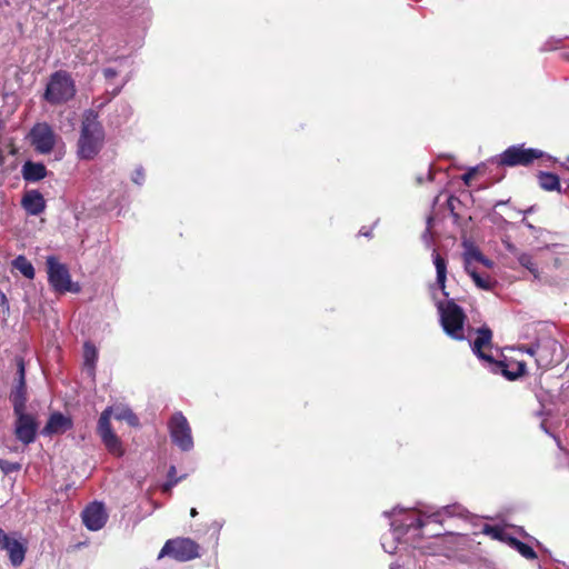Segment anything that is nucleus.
Segmentation results:
<instances>
[{
    "label": "nucleus",
    "mask_w": 569,
    "mask_h": 569,
    "mask_svg": "<svg viewBox=\"0 0 569 569\" xmlns=\"http://www.w3.org/2000/svg\"><path fill=\"white\" fill-rule=\"evenodd\" d=\"M466 509L460 505L446 506L435 512L418 510L416 508H393L385 511L383 516L390 520V531L382 536L381 546L390 555L395 553L399 543L417 547V542L425 536H440L439 531H427L430 523H441L445 517H465Z\"/></svg>",
    "instance_id": "nucleus-1"
},
{
    "label": "nucleus",
    "mask_w": 569,
    "mask_h": 569,
    "mask_svg": "<svg viewBox=\"0 0 569 569\" xmlns=\"http://www.w3.org/2000/svg\"><path fill=\"white\" fill-rule=\"evenodd\" d=\"M111 416L117 420L127 421L132 427H137L139 425V419L128 407H108L102 411L98 421V433L108 451L120 457L123 455V449L120 439L111 429Z\"/></svg>",
    "instance_id": "nucleus-2"
},
{
    "label": "nucleus",
    "mask_w": 569,
    "mask_h": 569,
    "mask_svg": "<svg viewBox=\"0 0 569 569\" xmlns=\"http://www.w3.org/2000/svg\"><path fill=\"white\" fill-rule=\"evenodd\" d=\"M103 141L104 130L98 114L92 110L86 111L78 140V157L84 160L93 159L100 152Z\"/></svg>",
    "instance_id": "nucleus-3"
},
{
    "label": "nucleus",
    "mask_w": 569,
    "mask_h": 569,
    "mask_svg": "<svg viewBox=\"0 0 569 569\" xmlns=\"http://www.w3.org/2000/svg\"><path fill=\"white\" fill-rule=\"evenodd\" d=\"M440 323L443 331L455 340H463V325L466 315L461 307H459L453 299L439 300L436 302Z\"/></svg>",
    "instance_id": "nucleus-4"
},
{
    "label": "nucleus",
    "mask_w": 569,
    "mask_h": 569,
    "mask_svg": "<svg viewBox=\"0 0 569 569\" xmlns=\"http://www.w3.org/2000/svg\"><path fill=\"white\" fill-rule=\"evenodd\" d=\"M76 94L74 81L66 71L54 72L47 84L44 99L51 104L69 101Z\"/></svg>",
    "instance_id": "nucleus-5"
},
{
    "label": "nucleus",
    "mask_w": 569,
    "mask_h": 569,
    "mask_svg": "<svg viewBox=\"0 0 569 569\" xmlns=\"http://www.w3.org/2000/svg\"><path fill=\"white\" fill-rule=\"evenodd\" d=\"M48 279L51 287L58 292L80 291V286L71 281V277L66 264L60 263L54 257H48Z\"/></svg>",
    "instance_id": "nucleus-6"
},
{
    "label": "nucleus",
    "mask_w": 569,
    "mask_h": 569,
    "mask_svg": "<svg viewBox=\"0 0 569 569\" xmlns=\"http://www.w3.org/2000/svg\"><path fill=\"white\" fill-rule=\"evenodd\" d=\"M168 428L172 442L182 451H190L193 448V438L190 425L182 412H174Z\"/></svg>",
    "instance_id": "nucleus-7"
},
{
    "label": "nucleus",
    "mask_w": 569,
    "mask_h": 569,
    "mask_svg": "<svg viewBox=\"0 0 569 569\" xmlns=\"http://www.w3.org/2000/svg\"><path fill=\"white\" fill-rule=\"evenodd\" d=\"M170 556L178 561H189L199 557V545L189 538L168 540L162 547L158 559Z\"/></svg>",
    "instance_id": "nucleus-8"
},
{
    "label": "nucleus",
    "mask_w": 569,
    "mask_h": 569,
    "mask_svg": "<svg viewBox=\"0 0 569 569\" xmlns=\"http://www.w3.org/2000/svg\"><path fill=\"white\" fill-rule=\"evenodd\" d=\"M541 157L543 152L539 149L511 146L499 156L497 163L506 167L528 166Z\"/></svg>",
    "instance_id": "nucleus-9"
},
{
    "label": "nucleus",
    "mask_w": 569,
    "mask_h": 569,
    "mask_svg": "<svg viewBox=\"0 0 569 569\" xmlns=\"http://www.w3.org/2000/svg\"><path fill=\"white\" fill-rule=\"evenodd\" d=\"M29 138L34 150L41 154L50 153L57 142V134L46 122L36 123L30 130Z\"/></svg>",
    "instance_id": "nucleus-10"
},
{
    "label": "nucleus",
    "mask_w": 569,
    "mask_h": 569,
    "mask_svg": "<svg viewBox=\"0 0 569 569\" xmlns=\"http://www.w3.org/2000/svg\"><path fill=\"white\" fill-rule=\"evenodd\" d=\"M13 432L18 441L28 446L34 442L38 432L37 418L27 411L14 412Z\"/></svg>",
    "instance_id": "nucleus-11"
},
{
    "label": "nucleus",
    "mask_w": 569,
    "mask_h": 569,
    "mask_svg": "<svg viewBox=\"0 0 569 569\" xmlns=\"http://www.w3.org/2000/svg\"><path fill=\"white\" fill-rule=\"evenodd\" d=\"M28 549V541L19 532L4 533L0 550H6L13 567L22 565Z\"/></svg>",
    "instance_id": "nucleus-12"
},
{
    "label": "nucleus",
    "mask_w": 569,
    "mask_h": 569,
    "mask_svg": "<svg viewBox=\"0 0 569 569\" xmlns=\"http://www.w3.org/2000/svg\"><path fill=\"white\" fill-rule=\"evenodd\" d=\"M18 379L10 392V401L14 412L27 411V386H26V370L22 359L18 360Z\"/></svg>",
    "instance_id": "nucleus-13"
},
{
    "label": "nucleus",
    "mask_w": 569,
    "mask_h": 569,
    "mask_svg": "<svg viewBox=\"0 0 569 569\" xmlns=\"http://www.w3.org/2000/svg\"><path fill=\"white\" fill-rule=\"evenodd\" d=\"M107 519L108 515L100 502H92L82 511V521L91 531L100 530L106 525Z\"/></svg>",
    "instance_id": "nucleus-14"
},
{
    "label": "nucleus",
    "mask_w": 569,
    "mask_h": 569,
    "mask_svg": "<svg viewBox=\"0 0 569 569\" xmlns=\"http://www.w3.org/2000/svg\"><path fill=\"white\" fill-rule=\"evenodd\" d=\"M492 332L488 327H481L477 330V338L470 343L471 349L477 357L488 363H492L491 355L485 350L491 346Z\"/></svg>",
    "instance_id": "nucleus-15"
},
{
    "label": "nucleus",
    "mask_w": 569,
    "mask_h": 569,
    "mask_svg": "<svg viewBox=\"0 0 569 569\" xmlns=\"http://www.w3.org/2000/svg\"><path fill=\"white\" fill-rule=\"evenodd\" d=\"M21 206L30 216H38L46 209L43 196L38 190H28L21 199Z\"/></svg>",
    "instance_id": "nucleus-16"
},
{
    "label": "nucleus",
    "mask_w": 569,
    "mask_h": 569,
    "mask_svg": "<svg viewBox=\"0 0 569 569\" xmlns=\"http://www.w3.org/2000/svg\"><path fill=\"white\" fill-rule=\"evenodd\" d=\"M71 428L72 420L69 417L60 412H54L49 417L47 425L42 429V435L51 436L57 433H63Z\"/></svg>",
    "instance_id": "nucleus-17"
},
{
    "label": "nucleus",
    "mask_w": 569,
    "mask_h": 569,
    "mask_svg": "<svg viewBox=\"0 0 569 569\" xmlns=\"http://www.w3.org/2000/svg\"><path fill=\"white\" fill-rule=\"evenodd\" d=\"M432 261L437 273L435 286L442 291L443 296L448 297V292L446 291L447 261L436 250L432 252Z\"/></svg>",
    "instance_id": "nucleus-18"
},
{
    "label": "nucleus",
    "mask_w": 569,
    "mask_h": 569,
    "mask_svg": "<svg viewBox=\"0 0 569 569\" xmlns=\"http://www.w3.org/2000/svg\"><path fill=\"white\" fill-rule=\"evenodd\" d=\"M47 176L44 164L27 161L22 167V177L26 181L37 182Z\"/></svg>",
    "instance_id": "nucleus-19"
},
{
    "label": "nucleus",
    "mask_w": 569,
    "mask_h": 569,
    "mask_svg": "<svg viewBox=\"0 0 569 569\" xmlns=\"http://www.w3.org/2000/svg\"><path fill=\"white\" fill-rule=\"evenodd\" d=\"M463 262H465V270L466 272H471L476 268L473 267V262H479L480 259H482V253L480 250L475 247L470 242H463Z\"/></svg>",
    "instance_id": "nucleus-20"
},
{
    "label": "nucleus",
    "mask_w": 569,
    "mask_h": 569,
    "mask_svg": "<svg viewBox=\"0 0 569 569\" xmlns=\"http://www.w3.org/2000/svg\"><path fill=\"white\" fill-rule=\"evenodd\" d=\"M527 353L530 356L536 357V362L541 368H547L553 362H558L559 359H553L552 357L548 355H543V348L541 347V343H535L526 349Z\"/></svg>",
    "instance_id": "nucleus-21"
},
{
    "label": "nucleus",
    "mask_w": 569,
    "mask_h": 569,
    "mask_svg": "<svg viewBox=\"0 0 569 569\" xmlns=\"http://www.w3.org/2000/svg\"><path fill=\"white\" fill-rule=\"evenodd\" d=\"M98 360V350L90 343L86 342L83 346V363L84 368L90 376L94 375V368Z\"/></svg>",
    "instance_id": "nucleus-22"
},
{
    "label": "nucleus",
    "mask_w": 569,
    "mask_h": 569,
    "mask_svg": "<svg viewBox=\"0 0 569 569\" xmlns=\"http://www.w3.org/2000/svg\"><path fill=\"white\" fill-rule=\"evenodd\" d=\"M12 266L19 272H21L26 278L33 279L34 278V268L32 263L24 257L18 256L13 261Z\"/></svg>",
    "instance_id": "nucleus-23"
},
{
    "label": "nucleus",
    "mask_w": 569,
    "mask_h": 569,
    "mask_svg": "<svg viewBox=\"0 0 569 569\" xmlns=\"http://www.w3.org/2000/svg\"><path fill=\"white\" fill-rule=\"evenodd\" d=\"M508 545L512 549L518 551L526 559H535L537 557L536 552L533 551V549L530 546H528L525 542H521L520 540H518L516 538H508Z\"/></svg>",
    "instance_id": "nucleus-24"
},
{
    "label": "nucleus",
    "mask_w": 569,
    "mask_h": 569,
    "mask_svg": "<svg viewBox=\"0 0 569 569\" xmlns=\"http://www.w3.org/2000/svg\"><path fill=\"white\" fill-rule=\"evenodd\" d=\"M539 184L547 191L557 190L560 186L558 176L549 172H540Z\"/></svg>",
    "instance_id": "nucleus-25"
},
{
    "label": "nucleus",
    "mask_w": 569,
    "mask_h": 569,
    "mask_svg": "<svg viewBox=\"0 0 569 569\" xmlns=\"http://www.w3.org/2000/svg\"><path fill=\"white\" fill-rule=\"evenodd\" d=\"M518 262L526 268L535 279H539V270L531 254L521 252L518 254Z\"/></svg>",
    "instance_id": "nucleus-26"
},
{
    "label": "nucleus",
    "mask_w": 569,
    "mask_h": 569,
    "mask_svg": "<svg viewBox=\"0 0 569 569\" xmlns=\"http://www.w3.org/2000/svg\"><path fill=\"white\" fill-rule=\"evenodd\" d=\"M467 273L472 278L478 288L483 290H491L493 288L495 281H492L490 277H482L476 269Z\"/></svg>",
    "instance_id": "nucleus-27"
},
{
    "label": "nucleus",
    "mask_w": 569,
    "mask_h": 569,
    "mask_svg": "<svg viewBox=\"0 0 569 569\" xmlns=\"http://www.w3.org/2000/svg\"><path fill=\"white\" fill-rule=\"evenodd\" d=\"M482 532L485 535H487V536H490L491 538H493L496 540L507 541L508 542V538L509 537L503 531V529L498 527V526L485 525L483 529H482Z\"/></svg>",
    "instance_id": "nucleus-28"
},
{
    "label": "nucleus",
    "mask_w": 569,
    "mask_h": 569,
    "mask_svg": "<svg viewBox=\"0 0 569 569\" xmlns=\"http://www.w3.org/2000/svg\"><path fill=\"white\" fill-rule=\"evenodd\" d=\"M515 367V370L502 369V373L508 380H516L525 373L526 365L523 362H516Z\"/></svg>",
    "instance_id": "nucleus-29"
},
{
    "label": "nucleus",
    "mask_w": 569,
    "mask_h": 569,
    "mask_svg": "<svg viewBox=\"0 0 569 569\" xmlns=\"http://www.w3.org/2000/svg\"><path fill=\"white\" fill-rule=\"evenodd\" d=\"M538 343H541V347L543 348V355H548V356L552 357L553 359H557L555 357V353L559 346L555 339L546 338L543 340L538 341Z\"/></svg>",
    "instance_id": "nucleus-30"
},
{
    "label": "nucleus",
    "mask_w": 569,
    "mask_h": 569,
    "mask_svg": "<svg viewBox=\"0 0 569 569\" xmlns=\"http://www.w3.org/2000/svg\"><path fill=\"white\" fill-rule=\"evenodd\" d=\"M21 465L18 462H11L4 459H0V469L4 475L20 470Z\"/></svg>",
    "instance_id": "nucleus-31"
},
{
    "label": "nucleus",
    "mask_w": 569,
    "mask_h": 569,
    "mask_svg": "<svg viewBox=\"0 0 569 569\" xmlns=\"http://www.w3.org/2000/svg\"><path fill=\"white\" fill-rule=\"evenodd\" d=\"M144 179H146V174H144L143 168L137 167L131 174L132 182L138 186H142L144 182Z\"/></svg>",
    "instance_id": "nucleus-32"
},
{
    "label": "nucleus",
    "mask_w": 569,
    "mask_h": 569,
    "mask_svg": "<svg viewBox=\"0 0 569 569\" xmlns=\"http://www.w3.org/2000/svg\"><path fill=\"white\" fill-rule=\"evenodd\" d=\"M432 221H433V218L432 217H428V219H427V229H426V231L422 234V240H423V242L428 247L431 244V241H432V236H431V232H430V227H431Z\"/></svg>",
    "instance_id": "nucleus-33"
},
{
    "label": "nucleus",
    "mask_w": 569,
    "mask_h": 569,
    "mask_svg": "<svg viewBox=\"0 0 569 569\" xmlns=\"http://www.w3.org/2000/svg\"><path fill=\"white\" fill-rule=\"evenodd\" d=\"M102 73L106 79H112L118 76V71L114 68H104Z\"/></svg>",
    "instance_id": "nucleus-34"
},
{
    "label": "nucleus",
    "mask_w": 569,
    "mask_h": 569,
    "mask_svg": "<svg viewBox=\"0 0 569 569\" xmlns=\"http://www.w3.org/2000/svg\"><path fill=\"white\" fill-rule=\"evenodd\" d=\"M475 172H476V169H475V168H472L469 172H467V173H465V174L462 176V180L465 181V183H467V184H468V183L470 182V180L472 179V177H473Z\"/></svg>",
    "instance_id": "nucleus-35"
},
{
    "label": "nucleus",
    "mask_w": 569,
    "mask_h": 569,
    "mask_svg": "<svg viewBox=\"0 0 569 569\" xmlns=\"http://www.w3.org/2000/svg\"><path fill=\"white\" fill-rule=\"evenodd\" d=\"M479 262L482 263L487 268H492V266H493V262L490 259L486 258L483 254H482V259H480Z\"/></svg>",
    "instance_id": "nucleus-36"
},
{
    "label": "nucleus",
    "mask_w": 569,
    "mask_h": 569,
    "mask_svg": "<svg viewBox=\"0 0 569 569\" xmlns=\"http://www.w3.org/2000/svg\"><path fill=\"white\" fill-rule=\"evenodd\" d=\"M0 303L2 307L9 308V303L7 297L3 292L0 291Z\"/></svg>",
    "instance_id": "nucleus-37"
},
{
    "label": "nucleus",
    "mask_w": 569,
    "mask_h": 569,
    "mask_svg": "<svg viewBox=\"0 0 569 569\" xmlns=\"http://www.w3.org/2000/svg\"><path fill=\"white\" fill-rule=\"evenodd\" d=\"M178 482V480H169L164 486H163V490L164 491H169L176 483Z\"/></svg>",
    "instance_id": "nucleus-38"
},
{
    "label": "nucleus",
    "mask_w": 569,
    "mask_h": 569,
    "mask_svg": "<svg viewBox=\"0 0 569 569\" xmlns=\"http://www.w3.org/2000/svg\"><path fill=\"white\" fill-rule=\"evenodd\" d=\"M522 223H523V224H525L529 230H531V231H536V230H537V228H536L533 224H531L529 221H527L526 219H523V220H522Z\"/></svg>",
    "instance_id": "nucleus-39"
},
{
    "label": "nucleus",
    "mask_w": 569,
    "mask_h": 569,
    "mask_svg": "<svg viewBox=\"0 0 569 569\" xmlns=\"http://www.w3.org/2000/svg\"><path fill=\"white\" fill-rule=\"evenodd\" d=\"M174 473H176V467L172 466L169 469V477L172 478L174 476Z\"/></svg>",
    "instance_id": "nucleus-40"
},
{
    "label": "nucleus",
    "mask_w": 569,
    "mask_h": 569,
    "mask_svg": "<svg viewBox=\"0 0 569 569\" xmlns=\"http://www.w3.org/2000/svg\"><path fill=\"white\" fill-rule=\"evenodd\" d=\"M96 58L92 59V61L94 60ZM81 60L84 62V63H90L91 62V59H89L88 57H83L81 58Z\"/></svg>",
    "instance_id": "nucleus-41"
},
{
    "label": "nucleus",
    "mask_w": 569,
    "mask_h": 569,
    "mask_svg": "<svg viewBox=\"0 0 569 569\" xmlns=\"http://www.w3.org/2000/svg\"><path fill=\"white\" fill-rule=\"evenodd\" d=\"M191 517H196L198 515V511L196 508H192L190 511Z\"/></svg>",
    "instance_id": "nucleus-42"
},
{
    "label": "nucleus",
    "mask_w": 569,
    "mask_h": 569,
    "mask_svg": "<svg viewBox=\"0 0 569 569\" xmlns=\"http://www.w3.org/2000/svg\"><path fill=\"white\" fill-rule=\"evenodd\" d=\"M360 234H362V236H365V237H369V236H370V232H368V231H362V230H361V231H360Z\"/></svg>",
    "instance_id": "nucleus-43"
},
{
    "label": "nucleus",
    "mask_w": 569,
    "mask_h": 569,
    "mask_svg": "<svg viewBox=\"0 0 569 569\" xmlns=\"http://www.w3.org/2000/svg\"><path fill=\"white\" fill-rule=\"evenodd\" d=\"M532 211H533V207H530L529 209H527V210L525 211V213H531Z\"/></svg>",
    "instance_id": "nucleus-44"
},
{
    "label": "nucleus",
    "mask_w": 569,
    "mask_h": 569,
    "mask_svg": "<svg viewBox=\"0 0 569 569\" xmlns=\"http://www.w3.org/2000/svg\"><path fill=\"white\" fill-rule=\"evenodd\" d=\"M390 569H400V566H398V565H391V566H390Z\"/></svg>",
    "instance_id": "nucleus-45"
}]
</instances>
